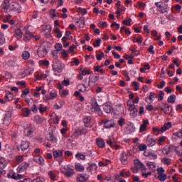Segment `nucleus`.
Masks as SVG:
<instances>
[{
	"instance_id": "1",
	"label": "nucleus",
	"mask_w": 182,
	"mask_h": 182,
	"mask_svg": "<svg viewBox=\"0 0 182 182\" xmlns=\"http://www.w3.org/2000/svg\"><path fill=\"white\" fill-rule=\"evenodd\" d=\"M157 171H158V177H157L158 180H159V181H161V182L166 181V180H167V175L164 173V168H158Z\"/></svg>"
},
{
	"instance_id": "2",
	"label": "nucleus",
	"mask_w": 182,
	"mask_h": 182,
	"mask_svg": "<svg viewBox=\"0 0 182 182\" xmlns=\"http://www.w3.org/2000/svg\"><path fill=\"white\" fill-rule=\"evenodd\" d=\"M91 110L92 112H94V113H97V114L100 116V107L97 104V102H96V100H92V101Z\"/></svg>"
},
{
	"instance_id": "3",
	"label": "nucleus",
	"mask_w": 182,
	"mask_h": 182,
	"mask_svg": "<svg viewBox=\"0 0 182 182\" xmlns=\"http://www.w3.org/2000/svg\"><path fill=\"white\" fill-rule=\"evenodd\" d=\"M63 68H65V64L60 63V61H58L53 65L54 72H58V73L62 72Z\"/></svg>"
},
{
	"instance_id": "4",
	"label": "nucleus",
	"mask_w": 182,
	"mask_h": 182,
	"mask_svg": "<svg viewBox=\"0 0 182 182\" xmlns=\"http://www.w3.org/2000/svg\"><path fill=\"white\" fill-rule=\"evenodd\" d=\"M33 130L35 129L32 127V124H31L24 126V134H26V136H31V134L33 133Z\"/></svg>"
},
{
	"instance_id": "5",
	"label": "nucleus",
	"mask_w": 182,
	"mask_h": 182,
	"mask_svg": "<svg viewBox=\"0 0 182 182\" xmlns=\"http://www.w3.org/2000/svg\"><path fill=\"white\" fill-rule=\"evenodd\" d=\"M173 149H174V146L169 145L168 146H164L162 149V154L164 156H168L171 151H173Z\"/></svg>"
},
{
	"instance_id": "6",
	"label": "nucleus",
	"mask_w": 182,
	"mask_h": 182,
	"mask_svg": "<svg viewBox=\"0 0 182 182\" xmlns=\"http://www.w3.org/2000/svg\"><path fill=\"white\" fill-rule=\"evenodd\" d=\"M155 5L158 8L159 12H161V14H166L167 12V6L163 7V2H157Z\"/></svg>"
},
{
	"instance_id": "7",
	"label": "nucleus",
	"mask_w": 182,
	"mask_h": 182,
	"mask_svg": "<svg viewBox=\"0 0 182 182\" xmlns=\"http://www.w3.org/2000/svg\"><path fill=\"white\" fill-rule=\"evenodd\" d=\"M11 0H4L2 4V11L5 14H8V10L11 6Z\"/></svg>"
},
{
	"instance_id": "8",
	"label": "nucleus",
	"mask_w": 182,
	"mask_h": 182,
	"mask_svg": "<svg viewBox=\"0 0 182 182\" xmlns=\"http://www.w3.org/2000/svg\"><path fill=\"white\" fill-rule=\"evenodd\" d=\"M134 164L138 170H141V171L146 170V166L141 163L138 159L134 161Z\"/></svg>"
},
{
	"instance_id": "9",
	"label": "nucleus",
	"mask_w": 182,
	"mask_h": 182,
	"mask_svg": "<svg viewBox=\"0 0 182 182\" xmlns=\"http://www.w3.org/2000/svg\"><path fill=\"white\" fill-rule=\"evenodd\" d=\"M28 167H29V164L23 162L18 166L17 168V171L18 173H23V171H25Z\"/></svg>"
},
{
	"instance_id": "10",
	"label": "nucleus",
	"mask_w": 182,
	"mask_h": 182,
	"mask_svg": "<svg viewBox=\"0 0 182 182\" xmlns=\"http://www.w3.org/2000/svg\"><path fill=\"white\" fill-rule=\"evenodd\" d=\"M161 110L164 112L165 114H170V113L173 112L171 106L168 105V104H164V107H161Z\"/></svg>"
},
{
	"instance_id": "11",
	"label": "nucleus",
	"mask_w": 182,
	"mask_h": 182,
	"mask_svg": "<svg viewBox=\"0 0 182 182\" xmlns=\"http://www.w3.org/2000/svg\"><path fill=\"white\" fill-rule=\"evenodd\" d=\"M48 54V50H46V48L41 47L38 50V55L40 58H45L46 55Z\"/></svg>"
},
{
	"instance_id": "12",
	"label": "nucleus",
	"mask_w": 182,
	"mask_h": 182,
	"mask_svg": "<svg viewBox=\"0 0 182 182\" xmlns=\"http://www.w3.org/2000/svg\"><path fill=\"white\" fill-rule=\"evenodd\" d=\"M146 144H147V146H149V147H153V146H154L156 144V140L154 139H153V136L149 135L146 138Z\"/></svg>"
},
{
	"instance_id": "13",
	"label": "nucleus",
	"mask_w": 182,
	"mask_h": 182,
	"mask_svg": "<svg viewBox=\"0 0 182 182\" xmlns=\"http://www.w3.org/2000/svg\"><path fill=\"white\" fill-rule=\"evenodd\" d=\"M89 180V175L80 174L77 177V181L78 182H86Z\"/></svg>"
},
{
	"instance_id": "14",
	"label": "nucleus",
	"mask_w": 182,
	"mask_h": 182,
	"mask_svg": "<svg viewBox=\"0 0 182 182\" xmlns=\"http://www.w3.org/2000/svg\"><path fill=\"white\" fill-rule=\"evenodd\" d=\"M102 123L104 124V127H105V129H110L111 127H114V123L113 122V120H103Z\"/></svg>"
},
{
	"instance_id": "15",
	"label": "nucleus",
	"mask_w": 182,
	"mask_h": 182,
	"mask_svg": "<svg viewBox=\"0 0 182 182\" xmlns=\"http://www.w3.org/2000/svg\"><path fill=\"white\" fill-rule=\"evenodd\" d=\"M50 97H47V95H46L44 97V100H50V99H55V97L58 96V92L55 90H53L50 92Z\"/></svg>"
},
{
	"instance_id": "16",
	"label": "nucleus",
	"mask_w": 182,
	"mask_h": 182,
	"mask_svg": "<svg viewBox=\"0 0 182 182\" xmlns=\"http://www.w3.org/2000/svg\"><path fill=\"white\" fill-rule=\"evenodd\" d=\"M33 160H34V161H36V163H38V164H40V166L43 165V161H45L43 158L41 156H36L33 158Z\"/></svg>"
},
{
	"instance_id": "17",
	"label": "nucleus",
	"mask_w": 182,
	"mask_h": 182,
	"mask_svg": "<svg viewBox=\"0 0 182 182\" xmlns=\"http://www.w3.org/2000/svg\"><path fill=\"white\" fill-rule=\"evenodd\" d=\"M127 159V154H126L125 152H122L121 154V162L122 163V164H127L129 163Z\"/></svg>"
},
{
	"instance_id": "18",
	"label": "nucleus",
	"mask_w": 182,
	"mask_h": 182,
	"mask_svg": "<svg viewBox=\"0 0 182 182\" xmlns=\"http://www.w3.org/2000/svg\"><path fill=\"white\" fill-rule=\"evenodd\" d=\"M171 122L165 123L164 125L161 128V133H164V132H166V130L171 129Z\"/></svg>"
},
{
	"instance_id": "19",
	"label": "nucleus",
	"mask_w": 182,
	"mask_h": 182,
	"mask_svg": "<svg viewBox=\"0 0 182 182\" xmlns=\"http://www.w3.org/2000/svg\"><path fill=\"white\" fill-rule=\"evenodd\" d=\"M48 140L49 141H51V143H56L57 139L56 137H55V136L53 135V131L49 132Z\"/></svg>"
},
{
	"instance_id": "20",
	"label": "nucleus",
	"mask_w": 182,
	"mask_h": 182,
	"mask_svg": "<svg viewBox=\"0 0 182 182\" xmlns=\"http://www.w3.org/2000/svg\"><path fill=\"white\" fill-rule=\"evenodd\" d=\"M147 124H149V121L148 120H144L143 124L141 125L140 129H139V132L143 133L146 129H147Z\"/></svg>"
},
{
	"instance_id": "21",
	"label": "nucleus",
	"mask_w": 182,
	"mask_h": 182,
	"mask_svg": "<svg viewBox=\"0 0 182 182\" xmlns=\"http://www.w3.org/2000/svg\"><path fill=\"white\" fill-rule=\"evenodd\" d=\"M11 178H13L14 180H21V178H23V175L22 174H18V173H12L11 175H9Z\"/></svg>"
},
{
	"instance_id": "22",
	"label": "nucleus",
	"mask_w": 182,
	"mask_h": 182,
	"mask_svg": "<svg viewBox=\"0 0 182 182\" xmlns=\"http://www.w3.org/2000/svg\"><path fill=\"white\" fill-rule=\"evenodd\" d=\"M173 151H175V153H176V154L179 156V157H182V149L178 147V146H174L173 148Z\"/></svg>"
},
{
	"instance_id": "23",
	"label": "nucleus",
	"mask_w": 182,
	"mask_h": 182,
	"mask_svg": "<svg viewBox=\"0 0 182 182\" xmlns=\"http://www.w3.org/2000/svg\"><path fill=\"white\" fill-rule=\"evenodd\" d=\"M32 38H33V34H31V33H26L24 35L23 41L29 42Z\"/></svg>"
},
{
	"instance_id": "24",
	"label": "nucleus",
	"mask_w": 182,
	"mask_h": 182,
	"mask_svg": "<svg viewBox=\"0 0 182 182\" xmlns=\"http://www.w3.org/2000/svg\"><path fill=\"white\" fill-rule=\"evenodd\" d=\"M21 147L22 151L28 150L29 149V143L26 141H22Z\"/></svg>"
},
{
	"instance_id": "25",
	"label": "nucleus",
	"mask_w": 182,
	"mask_h": 182,
	"mask_svg": "<svg viewBox=\"0 0 182 182\" xmlns=\"http://www.w3.org/2000/svg\"><path fill=\"white\" fill-rule=\"evenodd\" d=\"M91 120H92V119L90 118V117H85L83 119V122H84V124H85V127H89L90 126Z\"/></svg>"
},
{
	"instance_id": "26",
	"label": "nucleus",
	"mask_w": 182,
	"mask_h": 182,
	"mask_svg": "<svg viewBox=\"0 0 182 182\" xmlns=\"http://www.w3.org/2000/svg\"><path fill=\"white\" fill-rule=\"evenodd\" d=\"M97 144L98 147H100V149H103L105 144V140H103L102 139H97Z\"/></svg>"
},
{
	"instance_id": "27",
	"label": "nucleus",
	"mask_w": 182,
	"mask_h": 182,
	"mask_svg": "<svg viewBox=\"0 0 182 182\" xmlns=\"http://www.w3.org/2000/svg\"><path fill=\"white\" fill-rule=\"evenodd\" d=\"M144 156H146V157L148 159H151V160H156V159H157V154L154 153H149V154L146 155V152H144Z\"/></svg>"
},
{
	"instance_id": "28",
	"label": "nucleus",
	"mask_w": 182,
	"mask_h": 182,
	"mask_svg": "<svg viewBox=\"0 0 182 182\" xmlns=\"http://www.w3.org/2000/svg\"><path fill=\"white\" fill-rule=\"evenodd\" d=\"M104 110L105 113H110L113 110V107L109 105L105 104L104 105Z\"/></svg>"
},
{
	"instance_id": "29",
	"label": "nucleus",
	"mask_w": 182,
	"mask_h": 182,
	"mask_svg": "<svg viewBox=\"0 0 182 182\" xmlns=\"http://www.w3.org/2000/svg\"><path fill=\"white\" fill-rule=\"evenodd\" d=\"M99 80V77L98 76H93V77H90V80L88 82V86H90V83H96V82Z\"/></svg>"
},
{
	"instance_id": "30",
	"label": "nucleus",
	"mask_w": 182,
	"mask_h": 182,
	"mask_svg": "<svg viewBox=\"0 0 182 182\" xmlns=\"http://www.w3.org/2000/svg\"><path fill=\"white\" fill-rule=\"evenodd\" d=\"M15 35L17 39H21V38H22V31H21L20 28H16L15 29Z\"/></svg>"
},
{
	"instance_id": "31",
	"label": "nucleus",
	"mask_w": 182,
	"mask_h": 182,
	"mask_svg": "<svg viewBox=\"0 0 182 182\" xmlns=\"http://www.w3.org/2000/svg\"><path fill=\"white\" fill-rule=\"evenodd\" d=\"M78 87H79L80 92H89L87 87H86V85H85V84H80L78 85Z\"/></svg>"
},
{
	"instance_id": "32",
	"label": "nucleus",
	"mask_w": 182,
	"mask_h": 182,
	"mask_svg": "<svg viewBox=\"0 0 182 182\" xmlns=\"http://www.w3.org/2000/svg\"><path fill=\"white\" fill-rule=\"evenodd\" d=\"M31 114V110L28 108L23 109L22 116L23 117H28Z\"/></svg>"
},
{
	"instance_id": "33",
	"label": "nucleus",
	"mask_w": 182,
	"mask_h": 182,
	"mask_svg": "<svg viewBox=\"0 0 182 182\" xmlns=\"http://www.w3.org/2000/svg\"><path fill=\"white\" fill-rule=\"evenodd\" d=\"M6 162L5 161V158H0V169L4 170L5 168V166Z\"/></svg>"
},
{
	"instance_id": "34",
	"label": "nucleus",
	"mask_w": 182,
	"mask_h": 182,
	"mask_svg": "<svg viewBox=\"0 0 182 182\" xmlns=\"http://www.w3.org/2000/svg\"><path fill=\"white\" fill-rule=\"evenodd\" d=\"M88 171H95L97 170V165L96 164H92L87 168Z\"/></svg>"
},
{
	"instance_id": "35",
	"label": "nucleus",
	"mask_w": 182,
	"mask_h": 182,
	"mask_svg": "<svg viewBox=\"0 0 182 182\" xmlns=\"http://www.w3.org/2000/svg\"><path fill=\"white\" fill-rule=\"evenodd\" d=\"M35 120H36L37 124H41L43 123V118L41 117L38 115L35 117Z\"/></svg>"
},
{
	"instance_id": "36",
	"label": "nucleus",
	"mask_w": 182,
	"mask_h": 182,
	"mask_svg": "<svg viewBox=\"0 0 182 182\" xmlns=\"http://www.w3.org/2000/svg\"><path fill=\"white\" fill-rule=\"evenodd\" d=\"M175 102H176V95H172L168 97V103H175Z\"/></svg>"
},
{
	"instance_id": "37",
	"label": "nucleus",
	"mask_w": 182,
	"mask_h": 182,
	"mask_svg": "<svg viewBox=\"0 0 182 182\" xmlns=\"http://www.w3.org/2000/svg\"><path fill=\"white\" fill-rule=\"evenodd\" d=\"M30 56H31V54L28 53V51H24L22 54L23 59L26 60L29 59Z\"/></svg>"
},
{
	"instance_id": "38",
	"label": "nucleus",
	"mask_w": 182,
	"mask_h": 182,
	"mask_svg": "<svg viewBox=\"0 0 182 182\" xmlns=\"http://www.w3.org/2000/svg\"><path fill=\"white\" fill-rule=\"evenodd\" d=\"M62 156H63V152L60 151V150L55 151L53 152V156L54 157H62Z\"/></svg>"
},
{
	"instance_id": "39",
	"label": "nucleus",
	"mask_w": 182,
	"mask_h": 182,
	"mask_svg": "<svg viewBox=\"0 0 182 182\" xmlns=\"http://www.w3.org/2000/svg\"><path fill=\"white\" fill-rule=\"evenodd\" d=\"M137 113H139V110H137V108L133 109L132 111H130V116L132 118H134L137 116Z\"/></svg>"
},
{
	"instance_id": "40",
	"label": "nucleus",
	"mask_w": 182,
	"mask_h": 182,
	"mask_svg": "<svg viewBox=\"0 0 182 182\" xmlns=\"http://www.w3.org/2000/svg\"><path fill=\"white\" fill-rule=\"evenodd\" d=\"M54 32L57 33V38H58V39H60V38H62V31H60V29H59V28H56L54 30Z\"/></svg>"
},
{
	"instance_id": "41",
	"label": "nucleus",
	"mask_w": 182,
	"mask_h": 182,
	"mask_svg": "<svg viewBox=\"0 0 182 182\" xmlns=\"http://www.w3.org/2000/svg\"><path fill=\"white\" fill-rule=\"evenodd\" d=\"M162 162L164 164H166L167 166H170V164H171V160L168 158H164L162 159Z\"/></svg>"
},
{
	"instance_id": "42",
	"label": "nucleus",
	"mask_w": 182,
	"mask_h": 182,
	"mask_svg": "<svg viewBox=\"0 0 182 182\" xmlns=\"http://www.w3.org/2000/svg\"><path fill=\"white\" fill-rule=\"evenodd\" d=\"M6 99H7V100H9V102H11V100H14V95H12V93H11V92H8V94L6 95Z\"/></svg>"
},
{
	"instance_id": "43",
	"label": "nucleus",
	"mask_w": 182,
	"mask_h": 182,
	"mask_svg": "<svg viewBox=\"0 0 182 182\" xmlns=\"http://www.w3.org/2000/svg\"><path fill=\"white\" fill-rule=\"evenodd\" d=\"M75 170H77V171L83 172L85 171V167L81 165H75Z\"/></svg>"
},
{
	"instance_id": "44",
	"label": "nucleus",
	"mask_w": 182,
	"mask_h": 182,
	"mask_svg": "<svg viewBox=\"0 0 182 182\" xmlns=\"http://www.w3.org/2000/svg\"><path fill=\"white\" fill-rule=\"evenodd\" d=\"M55 48L56 49V50H58V52H60V50H62V49L63 48V46L60 43H57L55 45Z\"/></svg>"
},
{
	"instance_id": "45",
	"label": "nucleus",
	"mask_w": 182,
	"mask_h": 182,
	"mask_svg": "<svg viewBox=\"0 0 182 182\" xmlns=\"http://www.w3.org/2000/svg\"><path fill=\"white\" fill-rule=\"evenodd\" d=\"M147 149V145L144 144H141L139 146V150L140 151H143Z\"/></svg>"
},
{
	"instance_id": "46",
	"label": "nucleus",
	"mask_w": 182,
	"mask_h": 182,
	"mask_svg": "<svg viewBox=\"0 0 182 182\" xmlns=\"http://www.w3.org/2000/svg\"><path fill=\"white\" fill-rule=\"evenodd\" d=\"M100 42H102V40L100 38H97L95 42L93 43V46L95 48H97V46H100Z\"/></svg>"
},
{
	"instance_id": "47",
	"label": "nucleus",
	"mask_w": 182,
	"mask_h": 182,
	"mask_svg": "<svg viewBox=\"0 0 182 182\" xmlns=\"http://www.w3.org/2000/svg\"><path fill=\"white\" fill-rule=\"evenodd\" d=\"M73 174H75V171L73 170L66 171L65 172V176H67V177H72Z\"/></svg>"
},
{
	"instance_id": "48",
	"label": "nucleus",
	"mask_w": 182,
	"mask_h": 182,
	"mask_svg": "<svg viewBox=\"0 0 182 182\" xmlns=\"http://www.w3.org/2000/svg\"><path fill=\"white\" fill-rule=\"evenodd\" d=\"M13 6V11H19V4L18 3L15 2L12 4Z\"/></svg>"
},
{
	"instance_id": "49",
	"label": "nucleus",
	"mask_w": 182,
	"mask_h": 182,
	"mask_svg": "<svg viewBox=\"0 0 182 182\" xmlns=\"http://www.w3.org/2000/svg\"><path fill=\"white\" fill-rule=\"evenodd\" d=\"M132 22V18H129L128 20H124L122 21L123 25H127V26H130Z\"/></svg>"
},
{
	"instance_id": "50",
	"label": "nucleus",
	"mask_w": 182,
	"mask_h": 182,
	"mask_svg": "<svg viewBox=\"0 0 182 182\" xmlns=\"http://www.w3.org/2000/svg\"><path fill=\"white\" fill-rule=\"evenodd\" d=\"M39 65L42 66V65H44L45 66H49V61L48 60H40Z\"/></svg>"
},
{
	"instance_id": "51",
	"label": "nucleus",
	"mask_w": 182,
	"mask_h": 182,
	"mask_svg": "<svg viewBox=\"0 0 182 182\" xmlns=\"http://www.w3.org/2000/svg\"><path fill=\"white\" fill-rule=\"evenodd\" d=\"M62 85L63 86H69V85H70V80L69 79L64 80L62 82Z\"/></svg>"
},
{
	"instance_id": "52",
	"label": "nucleus",
	"mask_w": 182,
	"mask_h": 182,
	"mask_svg": "<svg viewBox=\"0 0 182 182\" xmlns=\"http://www.w3.org/2000/svg\"><path fill=\"white\" fill-rule=\"evenodd\" d=\"M75 157L77 159H80V160H85V156L84 154H77L75 155Z\"/></svg>"
},
{
	"instance_id": "53",
	"label": "nucleus",
	"mask_w": 182,
	"mask_h": 182,
	"mask_svg": "<svg viewBox=\"0 0 182 182\" xmlns=\"http://www.w3.org/2000/svg\"><path fill=\"white\" fill-rule=\"evenodd\" d=\"M0 43L4 45L5 43V38L4 37V34L0 32Z\"/></svg>"
},
{
	"instance_id": "54",
	"label": "nucleus",
	"mask_w": 182,
	"mask_h": 182,
	"mask_svg": "<svg viewBox=\"0 0 182 182\" xmlns=\"http://www.w3.org/2000/svg\"><path fill=\"white\" fill-rule=\"evenodd\" d=\"M38 110H39L40 113H45V112H46V109L45 107H43V105H39Z\"/></svg>"
},
{
	"instance_id": "55",
	"label": "nucleus",
	"mask_w": 182,
	"mask_h": 182,
	"mask_svg": "<svg viewBox=\"0 0 182 182\" xmlns=\"http://www.w3.org/2000/svg\"><path fill=\"white\" fill-rule=\"evenodd\" d=\"M31 112L33 113H38V107H36V105H33L31 108Z\"/></svg>"
},
{
	"instance_id": "56",
	"label": "nucleus",
	"mask_w": 182,
	"mask_h": 182,
	"mask_svg": "<svg viewBox=\"0 0 182 182\" xmlns=\"http://www.w3.org/2000/svg\"><path fill=\"white\" fill-rule=\"evenodd\" d=\"M148 52L151 53V55H154V46L152 45L149 46V48H148Z\"/></svg>"
},
{
	"instance_id": "57",
	"label": "nucleus",
	"mask_w": 182,
	"mask_h": 182,
	"mask_svg": "<svg viewBox=\"0 0 182 182\" xmlns=\"http://www.w3.org/2000/svg\"><path fill=\"white\" fill-rule=\"evenodd\" d=\"M164 96V92H163V91H160V92H159V97H158V100H159V102H161V100H163Z\"/></svg>"
},
{
	"instance_id": "58",
	"label": "nucleus",
	"mask_w": 182,
	"mask_h": 182,
	"mask_svg": "<svg viewBox=\"0 0 182 182\" xmlns=\"http://www.w3.org/2000/svg\"><path fill=\"white\" fill-rule=\"evenodd\" d=\"M48 175L50 176L51 180H55V178H56V176L55 175V173H53V171H52L48 172Z\"/></svg>"
},
{
	"instance_id": "59",
	"label": "nucleus",
	"mask_w": 182,
	"mask_h": 182,
	"mask_svg": "<svg viewBox=\"0 0 182 182\" xmlns=\"http://www.w3.org/2000/svg\"><path fill=\"white\" fill-rule=\"evenodd\" d=\"M158 143L159 144H161V143L166 141V137L165 136H161L159 139H158Z\"/></svg>"
},
{
	"instance_id": "60",
	"label": "nucleus",
	"mask_w": 182,
	"mask_h": 182,
	"mask_svg": "<svg viewBox=\"0 0 182 182\" xmlns=\"http://www.w3.org/2000/svg\"><path fill=\"white\" fill-rule=\"evenodd\" d=\"M16 161H18V163H21V161H23V156H17L16 158Z\"/></svg>"
},
{
	"instance_id": "61",
	"label": "nucleus",
	"mask_w": 182,
	"mask_h": 182,
	"mask_svg": "<svg viewBox=\"0 0 182 182\" xmlns=\"http://www.w3.org/2000/svg\"><path fill=\"white\" fill-rule=\"evenodd\" d=\"M129 106V110H130V112H132V110H134V109L136 108V106L134 104H128Z\"/></svg>"
},
{
	"instance_id": "62",
	"label": "nucleus",
	"mask_w": 182,
	"mask_h": 182,
	"mask_svg": "<svg viewBox=\"0 0 182 182\" xmlns=\"http://www.w3.org/2000/svg\"><path fill=\"white\" fill-rule=\"evenodd\" d=\"M132 85L134 86L135 90H139V85L137 84L136 81L132 82Z\"/></svg>"
},
{
	"instance_id": "63",
	"label": "nucleus",
	"mask_w": 182,
	"mask_h": 182,
	"mask_svg": "<svg viewBox=\"0 0 182 182\" xmlns=\"http://www.w3.org/2000/svg\"><path fill=\"white\" fill-rule=\"evenodd\" d=\"M50 15L51 18H55V16H56V11L55 10H51L50 11Z\"/></svg>"
},
{
	"instance_id": "64",
	"label": "nucleus",
	"mask_w": 182,
	"mask_h": 182,
	"mask_svg": "<svg viewBox=\"0 0 182 182\" xmlns=\"http://www.w3.org/2000/svg\"><path fill=\"white\" fill-rule=\"evenodd\" d=\"M175 136L178 137V139H182V130H181L180 132H176L175 134Z\"/></svg>"
}]
</instances>
